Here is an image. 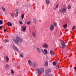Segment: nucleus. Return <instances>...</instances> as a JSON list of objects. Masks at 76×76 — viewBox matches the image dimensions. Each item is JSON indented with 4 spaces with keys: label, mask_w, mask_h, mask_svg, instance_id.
<instances>
[{
    "label": "nucleus",
    "mask_w": 76,
    "mask_h": 76,
    "mask_svg": "<svg viewBox=\"0 0 76 76\" xmlns=\"http://www.w3.org/2000/svg\"><path fill=\"white\" fill-rule=\"evenodd\" d=\"M12 40L14 41V42H15L16 44H18L19 43V42H22V39L19 37H16V38L14 37L12 39Z\"/></svg>",
    "instance_id": "obj_1"
},
{
    "label": "nucleus",
    "mask_w": 76,
    "mask_h": 76,
    "mask_svg": "<svg viewBox=\"0 0 76 76\" xmlns=\"http://www.w3.org/2000/svg\"><path fill=\"white\" fill-rule=\"evenodd\" d=\"M37 71L38 72V74L39 75H42V73L44 72V69L43 68H41L37 69Z\"/></svg>",
    "instance_id": "obj_2"
},
{
    "label": "nucleus",
    "mask_w": 76,
    "mask_h": 76,
    "mask_svg": "<svg viewBox=\"0 0 76 76\" xmlns=\"http://www.w3.org/2000/svg\"><path fill=\"white\" fill-rule=\"evenodd\" d=\"M37 53H38L39 54H41V53L42 51V52L43 53L44 55L45 54V53H44V50H43L42 49H41V48H37Z\"/></svg>",
    "instance_id": "obj_3"
},
{
    "label": "nucleus",
    "mask_w": 76,
    "mask_h": 76,
    "mask_svg": "<svg viewBox=\"0 0 76 76\" xmlns=\"http://www.w3.org/2000/svg\"><path fill=\"white\" fill-rule=\"evenodd\" d=\"M51 72V69H47L46 71V76H53V74L50 75L48 74V73H50Z\"/></svg>",
    "instance_id": "obj_4"
},
{
    "label": "nucleus",
    "mask_w": 76,
    "mask_h": 76,
    "mask_svg": "<svg viewBox=\"0 0 76 76\" xmlns=\"http://www.w3.org/2000/svg\"><path fill=\"white\" fill-rule=\"evenodd\" d=\"M66 11V7H64L61 8L60 10V12L61 13H64Z\"/></svg>",
    "instance_id": "obj_5"
},
{
    "label": "nucleus",
    "mask_w": 76,
    "mask_h": 76,
    "mask_svg": "<svg viewBox=\"0 0 76 76\" xmlns=\"http://www.w3.org/2000/svg\"><path fill=\"white\" fill-rule=\"evenodd\" d=\"M61 45H62V47H61L62 49H63V48H64L66 47V45H65V43H64V42L63 40L62 41V42H61Z\"/></svg>",
    "instance_id": "obj_6"
},
{
    "label": "nucleus",
    "mask_w": 76,
    "mask_h": 76,
    "mask_svg": "<svg viewBox=\"0 0 76 76\" xmlns=\"http://www.w3.org/2000/svg\"><path fill=\"white\" fill-rule=\"evenodd\" d=\"M54 29V26L53 25H51L50 27V29L51 31L53 30V29Z\"/></svg>",
    "instance_id": "obj_7"
},
{
    "label": "nucleus",
    "mask_w": 76,
    "mask_h": 76,
    "mask_svg": "<svg viewBox=\"0 0 76 76\" xmlns=\"http://www.w3.org/2000/svg\"><path fill=\"white\" fill-rule=\"evenodd\" d=\"M26 28V27L25 26H24L22 27V30L23 31V32L25 31Z\"/></svg>",
    "instance_id": "obj_8"
},
{
    "label": "nucleus",
    "mask_w": 76,
    "mask_h": 76,
    "mask_svg": "<svg viewBox=\"0 0 76 76\" xmlns=\"http://www.w3.org/2000/svg\"><path fill=\"white\" fill-rule=\"evenodd\" d=\"M43 47H44V48H48V44L45 43L43 45Z\"/></svg>",
    "instance_id": "obj_9"
},
{
    "label": "nucleus",
    "mask_w": 76,
    "mask_h": 76,
    "mask_svg": "<svg viewBox=\"0 0 76 76\" xmlns=\"http://www.w3.org/2000/svg\"><path fill=\"white\" fill-rule=\"evenodd\" d=\"M12 48L14 50H15V51H19V50H18V49L15 46H13Z\"/></svg>",
    "instance_id": "obj_10"
},
{
    "label": "nucleus",
    "mask_w": 76,
    "mask_h": 76,
    "mask_svg": "<svg viewBox=\"0 0 76 76\" xmlns=\"http://www.w3.org/2000/svg\"><path fill=\"white\" fill-rule=\"evenodd\" d=\"M28 64L29 65L31 66H32V61L30 60H29L28 61Z\"/></svg>",
    "instance_id": "obj_11"
},
{
    "label": "nucleus",
    "mask_w": 76,
    "mask_h": 76,
    "mask_svg": "<svg viewBox=\"0 0 76 76\" xmlns=\"http://www.w3.org/2000/svg\"><path fill=\"white\" fill-rule=\"evenodd\" d=\"M7 25L9 26H12V24L10 22H8L7 23Z\"/></svg>",
    "instance_id": "obj_12"
},
{
    "label": "nucleus",
    "mask_w": 76,
    "mask_h": 76,
    "mask_svg": "<svg viewBox=\"0 0 76 76\" xmlns=\"http://www.w3.org/2000/svg\"><path fill=\"white\" fill-rule=\"evenodd\" d=\"M50 2V0H45V3L47 4H49Z\"/></svg>",
    "instance_id": "obj_13"
},
{
    "label": "nucleus",
    "mask_w": 76,
    "mask_h": 76,
    "mask_svg": "<svg viewBox=\"0 0 76 76\" xmlns=\"http://www.w3.org/2000/svg\"><path fill=\"white\" fill-rule=\"evenodd\" d=\"M36 32V31H33L32 33V35L34 37H35V36H36V33H35Z\"/></svg>",
    "instance_id": "obj_14"
},
{
    "label": "nucleus",
    "mask_w": 76,
    "mask_h": 76,
    "mask_svg": "<svg viewBox=\"0 0 76 76\" xmlns=\"http://www.w3.org/2000/svg\"><path fill=\"white\" fill-rule=\"evenodd\" d=\"M5 59L6 60V61L7 62L9 61V57L7 56H6Z\"/></svg>",
    "instance_id": "obj_15"
},
{
    "label": "nucleus",
    "mask_w": 76,
    "mask_h": 76,
    "mask_svg": "<svg viewBox=\"0 0 76 76\" xmlns=\"http://www.w3.org/2000/svg\"><path fill=\"white\" fill-rule=\"evenodd\" d=\"M34 67H36V66H38V64H37L36 62H34Z\"/></svg>",
    "instance_id": "obj_16"
},
{
    "label": "nucleus",
    "mask_w": 76,
    "mask_h": 76,
    "mask_svg": "<svg viewBox=\"0 0 76 76\" xmlns=\"http://www.w3.org/2000/svg\"><path fill=\"white\" fill-rule=\"evenodd\" d=\"M71 9V6L70 5H68V9L70 10Z\"/></svg>",
    "instance_id": "obj_17"
},
{
    "label": "nucleus",
    "mask_w": 76,
    "mask_h": 76,
    "mask_svg": "<svg viewBox=\"0 0 76 76\" xmlns=\"http://www.w3.org/2000/svg\"><path fill=\"white\" fill-rule=\"evenodd\" d=\"M50 53L51 55H52L53 54V50H51L50 51Z\"/></svg>",
    "instance_id": "obj_18"
},
{
    "label": "nucleus",
    "mask_w": 76,
    "mask_h": 76,
    "mask_svg": "<svg viewBox=\"0 0 76 76\" xmlns=\"http://www.w3.org/2000/svg\"><path fill=\"white\" fill-rule=\"evenodd\" d=\"M33 22L34 23H35L37 22V20L36 19V18H34L33 20Z\"/></svg>",
    "instance_id": "obj_19"
},
{
    "label": "nucleus",
    "mask_w": 76,
    "mask_h": 76,
    "mask_svg": "<svg viewBox=\"0 0 76 76\" xmlns=\"http://www.w3.org/2000/svg\"><path fill=\"white\" fill-rule=\"evenodd\" d=\"M18 14H19V12H17L15 14V17H17V16H18Z\"/></svg>",
    "instance_id": "obj_20"
},
{
    "label": "nucleus",
    "mask_w": 76,
    "mask_h": 76,
    "mask_svg": "<svg viewBox=\"0 0 76 76\" xmlns=\"http://www.w3.org/2000/svg\"><path fill=\"white\" fill-rule=\"evenodd\" d=\"M53 66H56V64H57V63H56V62L54 61L53 63Z\"/></svg>",
    "instance_id": "obj_21"
},
{
    "label": "nucleus",
    "mask_w": 76,
    "mask_h": 76,
    "mask_svg": "<svg viewBox=\"0 0 76 76\" xmlns=\"http://www.w3.org/2000/svg\"><path fill=\"white\" fill-rule=\"evenodd\" d=\"M24 16H25V14H23L21 15V17L22 19L24 18Z\"/></svg>",
    "instance_id": "obj_22"
},
{
    "label": "nucleus",
    "mask_w": 76,
    "mask_h": 76,
    "mask_svg": "<svg viewBox=\"0 0 76 76\" xmlns=\"http://www.w3.org/2000/svg\"><path fill=\"white\" fill-rule=\"evenodd\" d=\"M44 52H45V54H47L48 53V52H47V50H46V49H44Z\"/></svg>",
    "instance_id": "obj_23"
},
{
    "label": "nucleus",
    "mask_w": 76,
    "mask_h": 76,
    "mask_svg": "<svg viewBox=\"0 0 76 76\" xmlns=\"http://www.w3.org/2000/svg\"><path fill=\"white\" fill-rule=\"evenodd\" d=\"M48 62L46 61L45 63V66H48Z\"/></svg>",
    "instance_id": "obj_24"
},
{
    "label": "nucleus",
    "mask_w": 76,
    "mask_h": 76,
    "mask_svg": "<svg viewBox=\"0 0 76 76\" xmlns=\"http://www.w3.org/2000/svg\"><path fill=\"white\" fill-rule=\"evenodd\" d=\"M10 14H11L12 17H13L15 16V13H11Z\"/></svg>",
    "instance_id": "obj_25"
},
{
    "label": "nucleus",
    "mask_w": 76,
    "mask_h": 76,
    "mask_svg": "<svg viewBox=\"0 0 76 76\" xmlns=\"http://www.w3.org/2000/svg\"><path fill=\"white\" fill-rule=\"evenodd\" d=\"M67 26V24H65L63 26V27L64 28H66Z\"/></svg>",
    "instance_id": "obj_26"
},
{
    "label": "nucleus",
    "mask_w": 76,
    "mask_h": 76,
    "mask_svg": "<svg viewBox=\"0 0 76 76\" xmlns=\"http://www.w3.org/2000/svg\"><path fill=\"white\" fill-rule=\"evenodd\" d=\"M58 6H59V5L58 4H57L56 6V7H55L54 8V10H56V9L58 8Z\"/></svg>",
    "instance_id": "obj_27"
},
{
    "label": "nucleus",
    "mask_w": 76,
    "mask_h": 76,
    "mask_svg": "<svg viewBox=\"0 0 76 76\" xmlns=\"http://www.w3.org/2000/svg\"><path fill=\"white\" fill-rule=\"evenodd\" d=\"M9 40H7V39H5V42L6 43V42H9Z\"/></svg>",
    "instance_id": "obj_28"
},
{
    "label": "nucleus",
    "mask_w": 76,
    "mask_h": 76,
    "mask_svg": "<svg viewBox=\"0 0 76 76\" xmlns=\"http://www.w3.org/2000/svg\"><path fill=\"white\" fill-rule=\"evenodd\" d=\"M31 21H28L26 23L27 25H30V24H31Z\"/></svg>",
    "instance_id": "obj_29"
},
{
    "label": "nucleus",
    "mask_w": 76,
    "mask_h": 76,
    "mask_svg": "<svg viewBox=\"0 0 76 76\" xmlns=\"http://www.w3.org/2000/svg\"><path fill=\"white\" fill-rule=\"evenodd\" d=\"M11 73L12 75H13L14 74V71H13V70H11Z\"/></svg>",
    "instance_id": "obj_30"
},
{
    "label": "nucleus",
    "mask_w": 76,
    "mask_h": 76,
    "mask_svg": "<svg viewBox=\"0 0 76 76\" xmlns=\"http://www.w3.org/2000/svg\"><path fill=\"white\" fill-rule=\"evenodd\" d=\"M75 26H74L72 28V30H74V29H75Z\"/></svg>",
    "instance_id": "obj_31"
},
{
    "label": "nucleus",
    "mask_w": 76,
    "mask_h": 76,
    "mask_svg": "<svg viewBox=\"0 0 76 76\" xmlns=\"http://www.w3.org/2000/svg\"><path fill=\"white\" fill-rule=\"evenodd\" d=\"M53 25L55 26V27H56V26H57V23H55L53 24Z\"/></svg>",
    "instance_id": "obj_32"
},
{
    "label": "nucleus",
    "mask_w": 76,
    "mask_h": 76,
    "mask_svg": "<svg viewBox=\"0 0 76 76\" xmlns=\"http://www.w3.org/2000/svg\"><path fill=\"white\" fill-rule=\"evenodd\" d=\"M2 9L4 11H5V10H6V9H5V8H3V7H2Z\"/></svg>",
    "instance_id": "obj_33"
},
{
    "label": "nucleus",
    "mask_w": 76,
    "mask_h": 76,
    "mask_svg": "<svg viewBox=\"0 0 76 76\" xmlns=\"http://www.w3.org/2000/svg\"><path fill=\"white\" fill-rule=\"evenodd\" d=\"M3 23V21H2V20H1L0 21V25H1Z\"/></svg>",
    "instance_id": "obj_34"
},
{
    "label": "nucleus",
    "mask_w": 76,
    "mask_h": 76,
    "mask_svg": "<svg viewBox=\"0 0 76 76\" xmlns=\"http://www.w3.org/2000/svg\"><path fill=\"white\" fill-rule=\"evenodd\" d=\"M19 23H20V24H23V23H22V21H19Z\"/></svg>",
    "instance_id": "obj_35"
},
{
    "label": "nucleus",
    "mask_w": 76,
    "mask_h": 76,
    "mask_svg": "<svg viewBox=\"0 0 76 76\" xmlns=\"http://www.w3.org/2000/svg\"><path fill=\"white\" fill-rule=\"evenodd\" d=\"M20 56L21 57H23V56L22 54H20Z\"/></svg>",
    "instance_id": "obj_36"
},
{
    "label": "nucleus",
    "mask_w": 76,
    "mask_h": 76,
    "mask_svg": "<svg viewBox=\"0 0 76 76\" xmlns=\"http://www.w3.org/2000/svg\"><path fill=\"white\" fill-rule=\"evenodd\" d=\"M7 31V29H4V32H6Z\"/></svg>",
    "instance_id": "obj_37"
},
{
    "label": "nucleus",
    "mask_w": 76,
    "mask_h": 76,
    "mask_svg": "<svg viewBox=\"0 0 76 76\" xmlns=\"http://www.w3.org/2000/svg\"><path fill=\"white\" fill-rule=\"evenodd\" d=\"M4 67H5V69H7V68H6V66H5Z\"/></svg>",
    "instance_id": "obj_38"
},
{
    "label": "nucleus",
    "mask_w": 76,
    "mask_h": 76,
    "mask_svg": "<svg viewBox=\"0 0 76 76\" xmlns=\"http://www.w3.org/2000/svg\"><path fill=\"white\" fill-rule=\"evenodd\" d=\"M57 67H58V68H59V67H60V66H59L58 65H57Z\"/></svg>",
    "instance_id": "obj_39"
},
{
    "label": "nucleus",
    "mask_w": 76,
    "mask_h": 76,
    "mask_svg": "<svg viewBox=\"0 0 76 76\" xmlns=\"http://www.w3.org/2000/svg\"><path fill=\"white\" fill-rule=\"evenodd\" d=\"M7 67H9V65L7 64Z\"/></svg>",
    "instance_id": "obj_40"
},
{
    "label": "nucleus",
    "mask_w": 76,
    "mask_h": 76,
    "mask_svg": "<svg viewBox=\"0 0 76 76\" xmlns=\"http://www.w3.org/2000/svg\"><path fill=\"white\" fill-rule=\"evenodd\" d=\"M71 0L72 2H74V0Z\"/></svg>",
    "instance_id": "obj_41"
},
{
    "label": "nucleus",
    "mask_w": 76,
    "mask_h": 76,
    "mask_svg": "<svg viewBox=\"0 0 76 76\" xmlns=\"http://www.w3.org/2000/svg\"><path fill=\"white\" fill-rule=\"evenodd\" d=\"M0 29H2V27L0 26Z\"/></svg>",
    "instance_id": "obj_42"
},
{
    "label": "nucleus",
    "mask_w": 76,
    "mask_h": 76,
    "mask_svg": "<svg viewBox=\"0 0 76 76\" xmlns=\"http://www.w3.org/2000/svg\"><path fill=\"white\" fill-rule=\"evenodd\" d=\"M75 70L76 71V67H75Z\"/></svg>",
    "instance_id": "obj_43"
},
{
    "label": "nucleus",
    "mask_w": 76,
    "mask_h": 76,
    "mask_svg": "<svg viewBox=\"0 0 76 76\" xmlns=\"http://www.w3.org/2000/svg\"><path fill=\"white\" fill-rule=\"evenodd\" d=\"M63 15H64V14H63Z\"/></svg>",
    "instance_id": "obj_44"
},
{
    "label": "nucleus",
    "mask_w": 76,
    "mask_h": 76,
    "mask_svg": "<svg viewBox=\"0 0 76 76\" xmlns=\"http://www.w3.org/2000/svg\"><path fill=\"white\" fill-rule=\"evenodd\" d=\"M54 0L56 1V0Z\"/></svg>",
    "instance_id": "obj_45"
},
{
    "label": "nucleus",
    "mask_w": 76,
    "mask_h": 76,
    "mask_svg": "<svg viewBox=\"0 0 76 76\" xmlns=\"http://www.w3.org/2000/svg\"><path fill=\"white\" fill-rule=\"evenodd\" d=\"M0 14H1V13H0Z\"/></svg>",
    "instance_id": "obj_46"
}]
</instances>
